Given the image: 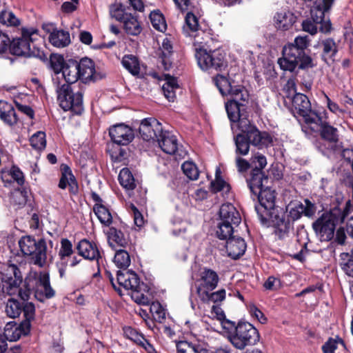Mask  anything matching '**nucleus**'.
Instances as JSON below:
<instances>
[{
  "instance_id": "3",
  "label": "nucleus",
  "mask_w": 353,
  "mask_h": 353,
  "mask_svg": "<svg viewBox=\"0 0 353 353\" xmlns=\"http://www.w3.org/2000/svg\"><path fill=\"white\" fill-rule=\"evenodd\" d=\"M190 37L193 39L195 57L202 70L214 68L222 70L226 68L227 62L224 54L219 50H208V43L211 40L209 31L201 28Z\"/></svg>"
},
{
  "instance_id": "27",
  "label": "nucleus",
  "mask_w": 353,
  "mask_h": 353,
  "mask_svg": "<svg viewBox=\"0 0 353 353\" xmlns=\"http://www.w3.org/2000/svg\"><path fill=\"white\" fill-rule=\"evenodd\" d=\"M219 220L238 225L241 221L239 212L230 203L223 204L219 210Z\"/></svg>"
},
{
  "instance_id": "5",
  "label": "nucleus",
  "mask_w": 353,
  "mask_h": 353,
  "mask_svg": "<svg viewBox=\"0 0 353 353\" xmlns=\"http://www.w3.org/2000/svg\"><path fill=\"white\" fill-rule=\"evenodd\" d=\"M40 39L39 31L33 27L23 28L20 37L13 39L10 43V52L17 56L37 57L34 42Z\"/></svg>"
},
{
  "instance_id": "29",
  "label": "nucleus",
  "mask_w": 353,
  "mask_h": 353,
  "mask_svg": "<svg viewBox=\"0 0 353 353\" xmlns=\"http://www.w3.org/2000/svg\"><path fill=\"white\" fill-rule=\"evenodd\" d=\"M213 81L214 84L219 89L220 93L224 96L227 94H230L231 97L234 95L235 90H238L239 88H245L242 85H232L231 83L228 80V79L221 74L216 75Z\"/></svg>"
},
{
  "instance_id": "16",
  "label": "nucleus",
  "mask_w": 353,
  "mask_h": 353,
  "mask_svg": "<svg viewBox=\"0 0 353 353\" xmlns=\"http://www.w3.org/2000/svg\"><path fill=\"white\" fill-rule=\"evenodd\" d=\"M162 130L161 123L154 118L143 119L139 128L140 136L147 141H156Z\"/></svg>"
},
{
  "instance_id": "48",
  "label": "nucleus",
  "mask_w": 353,
  "mask_h": 353,
  "mask_svg": "<svg viewBox=\"0 0 353 353\" xmlns=\"http://www.w3.org/2000/svg\"><path fill=\"white\" fill-rule=\"evenodd\" d=\"M31 146L38 150L45 148L46 145V134L43 132H37L30 139Z\"/></svg>"
},
{
  "instance_id": "56",
  "label": "nucleus",
  "mask_w": 353,
  "mask_h": 353,
  "mask_svg": "<svg viewBox=\"0 0 353 353\" xmlns=\"http://www.w3.org/2000/svg\"><path fill=\"white\" fill-rule=\"evenodd\" d=\"M73 253L72 244L67 239H63L61 241V248L59 252V256L61 260L65 257L70 256Z\"/></svg>"
},
{
  "instance_id": "17",
  "label": "nucleus",
  "mask_w": 353,
  "mask_h": 353,
  "mask_svg": "<svg viewBox=\"0 0 353 353\" xmlns=\"http://www.w3.org/2000/svg\"><path fill=\"white\" fill-rule=\"evenodd\" d=\"M161 149L167 154L182 157L185 152L179 148L176 137L169 131H163L159 134L156 140Z\"/></svg>"
},
{
  "instance_id": "22",
  "label": "nucleus",
  "mask_w": 353,
  "mask_h": 353,
  "mask_svg": "<svg viewBox=\"0 0 353 353\" xmlns=\"http://www.w3.org/2000/svg\"><path fill=\"white\" fill-rule=\"evenodd\" d=\"M320 130L321 135L325 141L327 142L328 148L331 150L336 151L341 148V143L339 141L337 129L327 124L319 123V125L315 131Z\"/></svg>"
},
{
  "instance_id": "49",
  "label": "nucleus",
  "mask_w": 353,
  "mask_h": 353,
  "mask_svg": "<svg viewBox=\"0 0 353 353\" xmlns=\"http://www.w3.org/2000/svg\"><path fill=\"white\" fill-rule=\"evenodd\" d=\"M183 173L190 180H196L198 179L199 172L196 165L191 161H185L181 166Z\"/></svg>"
},
{
  "instance_id": "61",
  "label": "nucleus",
  "mask_w": 353,
  "mask_h": 353,
  "mask_svg": "<svg viewBox=\"0 0 353 353\" xmlns=\"http://www.w3.org/2000/svg\"><path fill=\"white\" fill-rule=\"evenodd\" d=\"M129 210L134 218V224L141 228L144 224V219L141 213L134 204H130Z\"/></svg>"
},
{
  "instance_id": "11",
  "label": "nucleus",
  "mask_w": 353,
  "mask_h": 353,
  "mask_svg": "<svg viewBox=\"0 0 353 353\" xmlns=\"http://www.w3.org/2000/svg\"><path fill=\"white\" fill-rule=\"evenodd\" d=\"M234 95L232 99L225 104V109L229 119L231 121V129L234 130L235 122L240 117H244L245 106L248 103L249 94L245 88L235 90Z\"/></svg>"
},
{
  "instance_id": "50",
  "label": "nucleus",
  "mask_w": 353,
  "mask_h": 353,
  "mask_svg": "<svg viewBox=\"0 0 353 353\" xmlns=\"http://www.w3.org/2000/svg\"><path fill=\"white\" fill-rule=\"evenodd\" d=\"M177 353H199L200 344L181 341L177 345Z\"/></svg>"
},
{
  "instance_id": "4",
  "label": "nucleus",
  "mask_w": 353,
  "mask_h": 353,
  "mask_svg": "<svg viewBox=\"0 0 353 353\" xmlns=\"http://www.w3.org/2000/svg\"><path fill=\"white\" fill-rule=\"evenodd\" d=\"M352 205L348 201L343 207H335L324 212L314 223L313 228L321 241H328L334 237L335 228L343 222L350 213Z\"/></svg>"
},
{
  "instance_id": "30",
  "label": "nucleus",
  "mask_w": 353,
  "mask_h": 353,
  "mask_svg": "<svg viewBox=\"0 0 353 353\" xmlns=\"http://www.w3.org/2000/svg\"><path fill=\"white\" fill-rule=\"evenodd\" d=\"M0 118L6 123L12 125L17 123L18 118L13 106L4 101H0Z\"/></svg>"
},
{
  "instance_id": "63",
  "label": "nucleus",
  "mask_w": 353,
  "mask_h": 353,
  "mask_svg": "<svg viewBox=\"0 0 353 353\" xmlns=\"http://www.w3.org/2000/svg\"><path fill=\"white\" fill-rule=\"evenodd\" d=\"M23 315L26 318L24 321H30L34 319L35 314V307L32 303H26L23 306Z\"/></svg>"
},
{
  "instance_id": "31",
  "label": "nucleus",
  "mask_w": 353,
  "mask_h": 353,
  "mask_svg": "<svg viewBox=\"0 0 353 353\" xmlns=\"http://www.w3.org/2000/svg\"><path fill=\"white\" fill-rule=\"evenodd\" d=\"M268 178L265 176L262 171L259 170H253L251 178L248 180V184L250 192L253 194L260 192L261 190H263V183L267 181Z\"/></svg>"
},
{
  "instance_id": "20",
  "label": "nucleus",
  "mask_w": 353,
  "mask_h": 353,
  "mask_svg": "<svg viewBox=\"0 0 353 353\" xmlns=\"http://www.w3.org/2000/svg\"><path fill=\"white\" fill-rule=\"evenodd\" d=\"M112 140L119 145H127L134 139V132L130 127L123 123L117 124L110 128Z\"/></svg>"
},
{
  "instance_id": "18",
  "label": "nucleus",
  "mask_w": 353,
  "mask_h": 353,
  "mask_svg": "<svg viewBox=\"0 0 353 353\" xmlns=\"http://www.w3.org/2000/svg\"><path fill=\"white\" fill-rule=\"evenodd\" d=\"M78 79H79V71L77 62L75 61L66 63L61 72H58L57 76H52L54 85H63V83L71 85Z\"/></svg>"
},
{
  "instance_id": "40",
  "label": "nucleus",
  "mask_w": 353,
  "mask_h": 353,
  "mask_svg": "<svg viewBox=\"0 0 353 353\" xmlns=\"http://www.w3.org/2000/svg\"><path fill=\"white\" fill-rule=\"evenodd\" d=\"M119 181L121 186L127 190H132L136 187L135 180L132 172L127 168H123L119 174Z\"/></svg>"
},
{
  "instance_id": "53",
  "label": "nucleus",
  "mask_w": 353,
  "mask_h": 353,
  "mask_svg": "<svg viewBox=\"0 0 353 353\" xmlns=\"http://www.w3.org/2000/svg\"><path fill=\"white\" fill-rule=\"evenodd\" d=\"M22 311L20 303L14 300L9 299L6 306V312L11 318L19 316Z\"/></svg>"
},
{
  "instance_id": "64",
  "label": "nucleus",
  "mask_w": 353,
  "mask_h": 353,
  "mask_svg": "<svg viewBox=\"0 0 353 353\" xmlns=\"http://www.w3.org/2000/svg\"><path fill=\"white\" fill-rule=\"evenodd\" d=\"M223 329L226 332L228 339L230 341V337L235 332L236 325L234 322L229 321L225 317L220 321Z\"/></svg>"
},
{
  "instance_id": "23",
  "label": "nucleus",
  "mask_w": 353,
  "mask_h": 353,
  "mask_svg": "<svg viewBox=\"0 0 353 353\" xmlns=\"http://www.w3.org/2000/svg\"><path fill=\"white\" fill-rule=\"evenodd\" d=\"M78 253L85 259L98 261L101 257L100 252L96 243L90 242L87 239L81 240L77 246Z\"/></svg>"
},
{
  "instance_id": "24",
  "label": "nucleus",
  "mask_w": 353,
  "mask_h": 353,
  "mask_svg": "<svg viewBox=\"0 0 353 353\" xmlns=\"http://www.w3.org/2000/svg\"><path fill=\"white\" fill-rule=\"evenodd\" d=\"M77 68L79 71V79L83 83L97 79L94 63L92 59L87 57L81 59L77 63Z\"/></svg>"
},
{
  "instance_id": "44",
  "label": "nucleus",
  "mask_w": 353,
  "mask_h": 353,
  "mask_svg": "<svg viewBox=\"0 0 353 353\" xmlns=\"http://www.w3.org/2000/svg\"><path fill=\"white\" fill-rule=\"evenodd\" d=\"M236 145V153L241 155H246L249 152L250 142L248 137L239 133L234 138Z\"/></svg>"
},
{
  "instance_id": "55",
  "label": "nucleus",
  "mask_w": 353,
  "mask_h": 353,
  "mask_svg": "<svg viewBox=\"0 0 353 353\" xmlns=\"http://www.w3.org/2000/svg\"><path fill=\"white\" fill-rule=\"evenodd\" d=\"M50 65L54 71L52 76H57L58 72H61L66 63H64L63 58L59 55H52L50 59Z\"/></svg>"
},
{
  "instance_id": "58",
  "label": "nucleus",
  "mask_w": 353,
  "mask_h": 353,
  "mask_svg": "<svg viewBox=\"0 0 353 353\" xmlns=\"http://www.w3.org/2000/svg\"><path fill=\"white\" fill-rule=\"evenodd\" d=\"M251 163L254 167V170L261 171L267 165V160L263 154L257 152L252 156Z\"/></svg>"
},
{
  "instance_id": "9",
  "label": "nucleus",
  "mask_w": 353,
  "mask_h": 353,
  "mask_svg": "<svg viewBox=\"0 0 353 353\" xmlns=\"http://www.w3.org/2000/svg\"><path fill=\"white\" fill-rule=\"evenodd\" d=\"M258 330L248 322H239L236 327L235 332L230 337V342L239 350L253 345L259 341Z\"/></svg>"
},
{
  "instance_id": "19",
  "label": "nucleus",
  "mask_w": 353,
  "mask_h": 353,
  "mask_svg": "<svg viewBox=\"0 0 353 353\" xmlns=\"http://www.w3.org/2000/svg\"><path fill=\"white\" fill-rule=\"evenodd\" d=\"M31 325L28 321H23L20 324L8 323L3 331V336L6 341H16L22 336L27 335L30 330Z\"/></svg>"
},
{
  "instance_id": "57",
  "label": "nucleus",
  "mask_w": 353,
  "mask_h": 353,
  "mask_svg": "<svg viewBox=\"0 0 353 353\" xmlns=\"http://www.w3.org/2000/svg\"><path fill=\"white\" fill-rule=\"evenodd\" d=\"M123 333L126 338L130 339L137 344L141 343L142 339L144 338L141 334L131 327H125L123 329Z\"/></svg>"
},
{
  "instance_id": "1",
  "label": "nucleus",
  "mask_w": 353,
  "mask_h": 353,
  "mask_svg": "<svg viewBox=\"0 0 353 353\" xmlns=\"http://www.w3.org/2000/svg\"><path fill=\"white\" fill-rule=\"evenodd\" d=\"M1 290L8 295L19 294L20 298L28 300L34 292L35 298L39 301L54 296V291L50 286L49 274L46 272L31 271L25 279L24 288H19L22 282V275L16 265L8 264L3 272H0Z\"/></svg>"
},
{
  "instance_id": "51",
  "label": "nucleus",
  "mask_w": 353,
  "mask_h": 353,
  "mask_svg": "<svg viewBox=\"0 0 353 353\" xmlns=\"http://www.w3.org/2000/svg\"><path fill=\"white\" fill-rule=\"evenodd\" d=\"M321 44L323 46V52L326 55L334 57L338 52L336 43L333 39L327 38L323 39Z\"/></svg>"
},
{
  "instance_id": "26",
  "label": "nucleus",
  "mask_w": 353,
  "mask_h": 353,
  "mask_svg": "<svg viewBox=\"0 0 353 353\" xmlns=\"http://www.w3.org/2000/svg\"><path fill=\"white\" fill-rule=\"evenodd\" d=\"M225 248L228 256L236 259L244 254L246 243L243 239L232 236L227 240Z\"/></svg>"
},
{
  "instance_id": "7",
  "label": "nucleus",
  "mask_w": 353,
  "mask_h": 353,
  "mask_svg": "<svg viewBox=\"0 0 353 353\" xmlns=\"http://www.w3.org/2000/svg\"><path fill=\"white\" fill-rule=\"evenodd\" d=\"M310 216L312 212H310V208H306L299 201H291L286 206L285 214L278 218L275 223L276 233L280 238L293 230L294 222L299 219L303 214Z\"/></svg>"
},
{
  "instance_id": "12",
  "label": "nucleus",
  "mask_w": 353,
  "mask_h": 353,
  "mask_svg": "<svg viewBox=\"0 0 353 353\" xmlns=\"http://www.w3.org/2000/svg\"><path fill=\"white\" fill-rule=\"evenodd\" d=\"M110 14L117 21L123 22V28L128 34L137 36L142 30L141 24L136 17L126 11L124 6L115 3L110 6Z\"/></svg>"
},
{
  "instance_id": "25",
  "label": "nucleus",
  "mask_w": 353,
  "mask_h": 353,
  "mask_svg": "<svg viewBox=\"0 0 353 353\" xmlns=\"http://www.w3.org/2000/svg\"><path fill=\"white\" fill-rule=\"evenodd\" d=\"M248 139L252 145L259 149L268 148L273 143V137L270 133L265 131L261 132L256 128L250 132Z\"/></svg>"
},
{
  "instance_id": "38",
  "label": "nucleus",
  "mask_w": 353,
  "mask_h": 353,
  "mask_svg": "<svg viewBox=\"0 0 353 353\" xmlns=\"http://www.w3.org/2000/svg\"><path fill=\"white\" fill-rule=\"evenodd\" d=\"M1 179L6 183H11L12 181H16L18 185H22L24 182L22 172L15 166L12 167L10 170H3L1 171Z\"/></svg>"
},
{
  "instance_id": "43",
  "label": "nucleus",
  "mask_w": 353,
  "mask_h": 353,
  "mask_svg": "<svg viewBox=\"0 0 353 353\" xmlns=\"http://www.w3.org/2000/svg\"><path fill=\"white\" fill-rule=\"evenodd\" d=\"M230 185L221 177V170L216 169L215 179L211 183V190L214 192H223L228 193L230 191Z\"/></svg>"
},
{
  "instance_id": "36",
  "label": "nucleus",
  "mask_w": 353,
  "mask_h": 353,
  "mask_svg": "<svg viewBox=\"0 0 353 353\" xmlns=\"http://www.w3.org/2000/svg\"><path fill=\"white\" fill-rule=\"evenodd\" d=\"M294 21L293 14L289 12H278L274 16L275 26L282 30H288Z\"/></svg>"
},
{
  "instance_id": "59",
  "label": "nucleus",
  "mask_w": 353,
  "mask_h": 353,
  "mask_svg": "<svg viewBox=\"0 0 353 353\" xmlns=\"http://www.w3.org/2000/svg\"><path fill=\"white\" fill-rule=\"evenodd\" d=\"M343 345V341L340 339H330L323 346L322 350L323 353H334L337 348L338 344Z\"/></svg>"
},
{
  "instance_id": "39",
  "label": "nucleus",
  "mask_w": 353,
  "mask_h": 353,
  "mask_svg": "<svg viewBox=\"0 0 353 353\" xmlns=\"http://www.w3.org/2000/svg\"><path fill=\"white\" fill-rule=\"evenodd\" d=\"M123 66L132 75L140 73V63L138 58L133 54H126L122 59Z\"/></svg>"
},
{
  "instance_id": "42",
  "label": "nucleus",
  "mask_w": 353,
  "mask_h": 353,
  "mask_svg": "<svg viewBox=\"0 0 353 353\" xmlns=\"http://www.w3.org/2000/svg\"><path fill=\"white\" fill-rule=\"evenodd\" d=\"M234 226H236L235 224L219 220L216 231L218 238L228 240L229 238L232 237V234L234 232Z\"/></svg>"
},
{
  "instance_id": "8",
  "label": "nucleus",
  "mask_w": 353,
  "mask_h": 353,
  "mask_svg": "<svg viewBox=\"0 0 353 353\" xmlns=\"http://www.w3.org/2000/svg\"><path fill=\"white\" fill-rule=\"evenodd\" d=\"M54 86L60 107L64 111L72 110L75 114H81L83 110L82 93L80 91L74 92L69 84Z\"/></svg>"
},
{
  "instance_id": "35",
  "label": "nucleus",
  "mask_w": 353,
  "mask_h": 353,
  "mask_svg": "<svg viewBox=\"0 0 353 353\" xmlns=\"http://www.w3.org/2000/svg\"><path fill=\"white\" fill-rule=\"evenodd\" d=\"M260 205L265 210H271L274 206L275 192L270 188H264L261 190L260 192L256 193Z\"/></svg>"
},
{
  "instance_id": "32",
  "label": "nucleus",
  "mask_w": 353,
  "mask_h": 353,
  "mask_svg": "<svg viewBox=\"0 0 353 353\" xmlns=\"http://www.w3.org/2000/svg\"><path fill=\"white\" fill-rule=\"evenodd\" d=\"M203 28L199 23V18L192 12H188L185 17V23L182 27L183 33L186 37H190L198 30Z\"/></svg>"
},
{
  "instance_id": "52",
  "label": "nucleus",
  "mask_w": 353,
  "mask_h": 353,
  "mask_svg": "<svg viewBox=\"0 0 353 353\" xmlns=\"http://www.w3.org/2000/svg\"><path fill=\"white\" fill-rule=\"evenodd\" d=\"M74 184V177L69 168L67 167L62 172L61 177L59 183V188L61 189H65L68 185L72 188Z\"/></svg>"
},
{
  "instance_id": "54",
  "label": "nucleus",
  "mask_w": 353,
  "mask_h": 353,
  "mask_svg": "<svg viewBox=\"0 0 353 353\" xmlns=\"http://www.w3.org/2000/svg\"><path fill=\"white\" fill-rule=\"evenodd\" d=\"M150 312L154 319L161 321L165 319V310L159 302H152L150 305Z\"/></svg>"
},
{
  "instance_id": "2",
  "label": "nucleus",
  "mask_w": 353,
  "mask_h": 353,
  "mask_svg": "<svg viewBox=\"0 0 353 353\" xmlns=\"http://www.w3.org/2000/svg\"><path fill=\"white\" fill-rule=\"evenodd\" d=\"M114 263L118 268L124 269V271L117 272V281L119 285L132 291L131 297L136 303L148 305L150 303V297L148 294L150 290L149 286L143 282L141 283L134 272L126 270L131 263L129 253L123 249L116 250Z\"/></svg>"
},
{
  "instance_id": "28",
  "label": "nucleus",
  "mask_w": 353,
  "mask_h": 353,
  "mask_svg": "<svg viewBox=\"0 0 353 353\" xmlns=\"http://www.w3.org/2000/svg\"><path fill=\"white\" fill-rule=\"evenodd\" d=\"M296 59L294 66L292 68L286 67L287 63L285 65H284L283 63H281V59H278L277 63L281 70L290 72H293L297 66H299L300 69L305 70L312 68L316 65V63L313 59L310 56L306 54L305 52H303V54L299 56Z\"/></svg>"
},
{
  "instance_id": "21",
  "label": "nucleus",
  "mask_w": 353,
  "mask_h": 353,
  "mask_svg": "<svg viewBox=\"0 0 353 353\" xmlns=\"http://www.w3.org/2000/svg\"><path fill=\"white\" fill-rule=\"evenodd\" d=\"M92 199L95 202L93 211L100 223L109 227L112 223V216L109 209L103 204V199L96 192H92Z\"/></svg>"
},
{
  "instance_id": "15",
  "label": "nucleus",
  "mask_w": 353,
  "mask_h": 353,
  "mask_svg": "<svg viewBox=\"0 0 353 353\" xmlns=\"http://www.w3.org/2000/svg\"><path fill=\"white\" fill-rule=\"evenodd\" d=\"M219 276L216 272L205 268L196 281V292L201 299H208V292L212 291L217 286Z\"/></svg>"
},
{
  "instance_id": "37",
  "label": "nucleus",
  "mask_w": 353,
  "mask_h": 353,
  "mask_svg": "<svg viewBox=\"0 0 353 353\" xmlns=\"http://www.w3.org/2000/svg\"><path fill=\"white\" fill-rule=\"evenodd\" d=\"M177 89H179V85L176 79L170 75H165V82L162 85V90L168 101H174Z\"/></svg>"
},
{
  "instance_id": "41",
  "label": "nucleus",
  "mask_w": 353,
  "mask_h": 353,
  "mask_svg": "<svg viewBox=\"0 0 353 353\" xmlns=\"http://www.w3.org/2000/svg\"><path fill=\"white\" fill-rule=\"evenodd\" d=\"M340 259L341 269L347 276L353 277V248L350 252L341 253Z\"/></svg>"
},
{
  "instance_id": "60",
  "label": "nucleus",
  "mask_w": 353,
  "mask_h": 353,
  "mask_svg": "<svg viewBox=\"0 0 353 353\" xmlns=\"http://www.w3.org/2000/svg\"><path fill=\"white\" fill-rule=\"evenodd\" d=\"M10 202L15 205H23L26 203V198L21 190H15L11 194Z\"/></svg>"
},
{
  "instance_id": "14",
  "label": "nucleus",
  "mask_w": 353,
  "mask_h": 353,
  "mask_svg": "<svg viewBox=\"0 0 353 353\" xmlns=\"http://www.w3.org/2000/svg\"><path fill=\"white\" fill-rule=\"evenodd\" d=\"M310 39L307 36H298L294 39V43L285 46L280 58L281 63H287L286 67L294 66L296 59L305 52V50L310 45Z\"/></svg>"
},
{
  "instance_id": "34",
  "label": "nucleus",
  "mask_w": 353,
  "mask_h": 353,
  "mask_svg": "<svg viewBox=\"0 0 353 353\" xmlns=\"http://www.w3.org/2000/svg\"><path fill=\"white\" fill-rule=\"evenodd\" d=\"M108 243L114 249L116 246L124 248L128 244V239L121 230L112 227L108 231Z\"/></svg>"
},
{
  "instance_id": "33",
  "label": "nucleus",
  "mask_w": 353,
  "mask_h": 353,
  "mask_svg": "<svg viewBox=\"0 0 353 353\" xmlns=\"http://www.w3.org/2000/svg\"><path fill=\"white\" fill-rule=\"evenodd\" d=\"M50 43L57 48H64L70 43V37L68 31L54 30L49 37Z\"/></svg>"
},
{
  "instance_id": "6",
  "label": "nucleus",
  "mask_w": 353,
  "mask_h": 353,
  "mask_svg": "<svg viewBox=\"0 0 353 353\" xmlns=\"http://www.w3.org/2000/svg\"><path fill=\"white\" fill-rule=\"evenodd\" d=\"M19 245L22 254L30 257L31 263L40 268L46 265L47 245L45 239L36 240L32 236H24L19 241Z\"/></svg>"
},
{
  "instance_id": "13",
  "label": "nucleus",
  "mask_w": 353,
  "mask_h": 353,
  "mask_svg": "<svg viewBox=\"0 0 353 353\" xmlns=\"http://www.w3.org/2000/svg\"><path fill=\"white\" fill-rule=\"evenodd\" d=\"M334 0H317L315 6L311 10V18L302 22L303 30L314 35L318 31V25L324 17V14L329 12Z\"/></svg>"
},
{
  "instance_id": "45",
  "label": "nucleus",
  "mask_w": 353,
  "mask_h": 353,
  "mask_svg": "<svg viewBox=\"0 0 353 353\" xmlns=\"http://www.w3.org/2000/svg\"><path fill=\"white\" fill-rule=\"evenodd\" d=\"M256 127L250 123V121L247 118V112L244 114V117H240L239 119H237L235 122L234 133L236 130H239L241 132L246 134L248 137L250 134V132L253 131Z\"/></svg>"
},
{
  "instance_id": "10",
  "label": "nucleus",
  "mask_w": 353,
  "mask_h": 353,
  "mask_svg": "<svg viewBox=\"0 0 353 353\" xmlns=\"http://www.w3.org/2000/svg\"><path fill=\"white\" fill-rule=\"evenodd\" d=\"M292 106L295 113L303 119V121L312 130H317L321 117L312 110L311 103L307 97L303 94L296 93L292 97Z\"/></svg>"
},
{
  "instance_id": "62",
  "label": "nucleus",
  "mask_w": 353,
  "mask_h": 353,
  "mask_svg": "<svg viewBox=\"0 0 353 353\" xmlns=\"http://www.w3.org/2000/svg\"><path fill=\"white\" fill-rule=\"evenodd\" d=\"M263 287L268 290H277L281 287V280L274 276H269L265 281Z\"/></svg>"
},
{
  "instance_id": "46",
  "label": "nucleus",
  "mask_w": 353,
  "mask_h": 353,
  "mask_svg": "<svg viewBox=\"0 0 353 353\" xmlns=\"http://www.w3.org/2000/svg\"><path fill=\"white\" fill-rule=\"evenodd\" d=\"M151 23L156 30L163 32L166 30V23L161 13L159 11H153L150 14Z\"/></svg>"
},
{
  "instance_id": "47",
  "label": "nucleus",
  "mask_w": 353,
  "mask_h": 353,
  "mask_svg": "<svg viewBox=\"0 0 353 353\" xmlns=\"http://www.w3.org/2000/svg\"><path fill=\"white\" fill-rule=\"evenodd\" d=\"M0 23L8 26H17L20 20L11 11L3 10L0 13Z\"/></svg>"
}]
</instances>
